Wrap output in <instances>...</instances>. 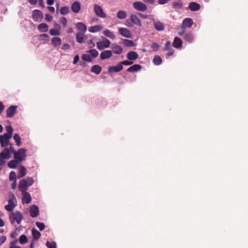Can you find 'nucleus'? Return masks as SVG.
<instances>
[{"instance_id": "58836bf2", "label": "nucleus", "mask_w": 248, "mask_h": 248, "mask_svg": "<svg viewBox=\"0 0 248 248\" xmlns=\"http://www.w3.org/2000/svg\"><path fill=\"white\" fill-rule=\"evenodd\" d=\"M14 140L16 143V144L18 146H20L21 145V138L18 134H15L13 137Z\"/></svg>"}, {"instance_id": "5fc2aeb1", "label": "nucleus", "mask_w": 248, "mask_h": 248, "mask_svg": "<svg viewBox=\"0 0 248 248\" xmlns=\"http://www.w3.org/2000/svg\"><path fill=\"white\" fill-rule=\"evenodd\" d=\"M133 62H131V61L125 60V61L121 62L120 63L122 65H131L132 64H133Z\"/></svg>"}, {"instance_id": "c03bdc74", "label": "nucleus", "mask_w": 248, "mask_h": 248, "mask_svg": "<svg viewBox=\"0 0 248 248\" xmlns=\"http://www.w3.org/2000/svg\"><path fill=\"white\" fill-rule=\"evenodd\" d=\"M81 59L86 62H91L92 61V58L90 56V55L88 54H83L81 56Z\"/></svg>"}, {"instance_id": "bf43d9fd", "label": "nucleus", "mask_w": 248, "mask_h": 248, "mask_svg": "<svg viewBox=\"0 0 248 248\" xmlns=\"http://www.w3.org/2000/svg\"><path fill=\"white\" fill-rule=\"evenodd\" d=\"M170 42V41H167L165 44V49L166 50H169L171 49Z\"/></svg>"}, {"instance_id": "4468645a", "label": "nucleus", "mask_w": 248, "mask_h": 248, "mask_svg": "<svg viewBox=\"0 0 248 248\" xmlns=\"http://www.w3.org/2000/svg\"><path fill=\"white\" fill-rule=\"evenodd\" d=\"M85 32H78L76 34V41L79 44L84 43L87 39V36Z\"/></svg>"}, {"instance_id": "20e7f679", "label": "nucleus", "mask_w": 248, "mask_h": 248, "mask_svg": "<svg viewBox=\"0 0 248 248\" xmlns=\"http://www.w3.org/2000/svg\"><path fill=\"white\" fill-rule=\"evenodd\" d=\"M27 150L24 148H20L17 151L14 152V158L16 159L20 163L23 161L26 156Z\"/></svg>"}, {"instance_id": "dca6fc26", "label": "nucleus", "mask_w": 248, "mask_h": 248, "mask_svg": "<svg viewBox=\"0 0 248 248\" xmlns=\"http://www.w3.org/2000/svg\"><path fill=\"white\" fill-rule=\"evenodd\" d=\"M123 69V66L120 63L116 66H110L108 67V72L109 74L113 72H119L122 71Z\"/></svg>"}, {"instance_id": "5701e85b", "label": "nucleus", "mask_w": 248, "mask_h": 248, "mask_svg": "<svg viewBox=\"0 0 248 248\" xmlns=\"http://www.w3.org/2000/svg\"><path fill=\"white\" fill-rule=\"evenodd\" d=\"M182 41L180 38L178 37H175L174 39V41L172 43V46H173V47L176 48H179L182 47Z\"/></svg>"}, {"instance_id": "39448f33", "label": "nucleus", "mask_w": 248, "mask_h": 248, "mask_svg": "<svg viewBox=\"0 0 248 248\" xmlns=\"http://www.w3.org/2000/svg\"><path fill=\"white\" fill-rule=\"evenodd\" d=\"M12 137H9L7 134H3L0 135V146L2 148H6L7 146L10 147L11 144H13L10 143V140Z\"/></svg>"}, {"instance_id": "9b49d317", "label": "nucleus", "mask_w": 248, "mask_h": 248, "mask_svg": "<svg viewBox=\"0 0 248 248\" xmlns=\"http://www.w3.org/2000/svg\"><path fill=\"white\" fill-rule=\"evenodd\" d=\"M32 16L35 21L40 22L43 18V15L42 12L39 10H34L32 12Z\"/></svg>"}, {"instance_id": "f8f14e48", "label": "nucleus", "mask_w": 248, "mask_h": 248, "mask_svg": "<svg viewBox=\"0 0 248 248\" xmlns=\"http://www.w3.org/2000/svg\"><path fill=\"white\" fill-rule=\"evenodd\" d=\"M16 106H11L6 110V117L8 118H12L14 116L17 111Z\"/></svg>"}, {"instance_id": "864d4df0", "label": "nucleus", "mask_w": 248, "mask_h": 248, "mask_svg": "<svg viewBox=\"0 0 248 248\" xmlns=\"http://www.w3.org/2000/svg\"><path fill=\"white\" fill-rule=\"evenodd\" d=\"M159 47V46L156 43H153L151 45V48L154 51H157Z\"/></svg>"}, {"instance_id": "de8ad7c7", "label": "nucleus", "mask_w": 248, "mask_h": 248, "mask_svg": "<svg viewBox=\"0 0 248 248\" xmlns=\"http://www.w3.org/2000/svg\"><path fill=\"white\" fill-rule=\"evenodd\" d=\"M46 246L47 248H56L57 245L55 242L52 241H47L46 244Z\"/></svg>"}, {"instance_id": "3c124183", "label": "nucleus", "mask_w": 248, "mask_h": 248, "mask_svg": "<svg viewBox=\"0 0 248 248\" xmlns=\"http://www.w3.org/2000/svg\"><path fill=\"white\" fill-rule=\"evenodd\" d=\"M9 180L10 181L13 180V181H16V175L15 171H12L10 173Z\"/></svg>"}, {"instance_id": "8fccbe9b", "label": "nucleus", "mask_w": 248, "mask_h": 248, "mask_svg": "<svg viewBox=\"0 0 248 248\" xmlns=\"http://www.w3.org/2000/svg\"><path fill=\"white\" fill-rule=\"evenodd\" d=\"M35 224L41 231H43L45 228V225L44 223L37 221L35 223Z\"/></svg>"}, {"instance_id": "cd10ccee", "label": "nucleus", "mask_w": 248, "mask_h": 248, "mask_svg": "<svg viewBox=\"0 0 248 248\" xmlns=\"http://www.w3.org/2000/svg\"><path fill=\"white\" fill-rule=\"evenodd\" d=\"M51 44L54 46H60L62 44V40L58 37H54L51 39Z\"/></svg>"}, {"instance_id": "7c9ffc66", "label": "nucleus", "mask_w": 248, "mask_h": 248, "mask_svg": "<svg viewBox=\"0 0 248 248\" xmlns=\"http://www.w3.org/2000/svg\"><path fill=\"white\" fill-rule=\"evenodd\" d=\"M193 22L191 18H186L183 21L182 25L183 26L190 28L193 25Z\"/></svg>"}, {"instance_id": "393cba45", "label": "nucleus", "mask_w": 248, "mask_h": 248, "mask_svg": "<svg viewBox=\"0 0 248 248\" xmlns=\"http://www.w3.org/2000/svg\"><path fill=\"white\" fill-rule=\"evenodd\" d=\"M194 39V35L191 32H186L184 34V39L185 41L191 43Z\"/></svg>"}, {"instance_id": "09e8293b", "label": "nucleus", "mask_w": 248, "mask_h": 248, "mask_svg": "<svg viewBox=\"0 0 248 248\" xmlns=\"http://www.w3.org/2000/svg\"><path fill=\"white\" fill-rule=\"evenodd\" d=\"M19 241L20 244H24L28 242V238L25 235H21L19 239Z\"/></svg>"}, {"instance_id": "49530a36", "label": "nucleus", "mask_w": 248, "mask_h": 248, "mask_svg": "<svg viewBox=\"0 0 248 248\" xmlns=\"http://www.w3.org/2000/svg\"><path fill=\"white\" fill-rule=\"evenodd\" d=\"M6 130L7 131L6 133H4V134H7L9 137H12V134L13 132V129L12 127V126L10 125L6 126Z\"/></svg>"}, {"instance_id": "4be33fe9", "label": "nucleus", "mask_w": 248, "mask_h": 248, "mask_svg": "<svg viewBox=\"0 0 248 248\" xmlns=\"http://www.w3.org/2000/svg\"><path fill=\"white\" fill-rule=\"evenodd\" d=\"M139 57L138 54L134 51H130L127 54V58L129 61H135Z\"/></svg>"}, {"instance_id": "2eb2a0df", "label": "nucleus", "mask_w": 248, "mask_h": 248, "mask_svg": "<svg viewBox=\"0 0 248 248\" xmlns=\"http://www.w3.org/2000/svg\"><path fill=\"white\" fill-rule=\"evenodd\" d=\"M22 192V202L23 204L30 203L31 198L30 193L27 191Z\"/></svg>"}, {"instance_id": "e433bc0d", "label": "nucleus", "mask_w": 248, "mask_h": 248, "mask_svg": "<svg viewBox=\"0 0 248 248\" xmlns=\"http://www.w3.org/2000/svg\"><path fill=\"white\" fill-rule=\"evenodd\" d=\"M124 45L127 47H131L135 46V44L132 40L128 39H124L123 41Z\"/></svg>"}, {"instance_id": "72a5a7b5", "label": "nucleus", "mask_w": 248, "mask_h": 248, "mask_svg": "<svg viewBox=\"0 0 248 248\" xmlns=\"http://www.w3.org/2000/svg\"><path fill=\"white\" fill-rule=\"evenodd\" d=\"M37 28L40 32H46L48 29L47 25L44 23L40 24Z\"/></svg>"}, {"instance_id": "0e129e2a", "label": "nucleus", "mask_w": 248, "mask_h": 248, "mask_svg": "<svg viewBox=\"0 0 248 248\" xmlns=\"http://www.w3.org/2000/svg\"><path fill=\"white\" fill-rule=\"evenodd\" d=\"M170 0H158V3L159 4L163 5L168 3Z\"/></svg>"}, {"instance_id": "a878e982", "label": "nucleus", "mask_w": 248, "mask_h": 248, "mask_svg": "<svg viewBox=\"0 0 248 248\" xmlns=\"http://www.w3.org/2000/svg\"><path fill=\"white\" fill-rule=\"evenodd\" d=\"M20 163H21L19 161L14 158L8 163L7 165L9 168L14 169H16Z\"/></svg>"}, {"instance_id": "ddd939ff", "label": "nucleus", "mask_w": 248, "mask_h": 248, "mask_svg": "<svg viewBox=\"0 0 248 248\" xmlns=\"http://www.w3.org/2000/svg\"><path fill=\"white\" fill-rule=\"evenodd\" d=\"M119 32L123 37L128 38H132V33L128 29L125 28H120L119 29Z\"/></svg>"}, {"instance_id": "6e6d98bb", "label": "nucleus", "mask_w": 248, "mask_h": 248, "mask_svg": "<svg viewBox=\"0 0 248 248\" xmlns=\"http://www.w3.org/2000/svg\"><path fill=\"white\" fill-rule=\"evenodd\" d=\"M60 21L64 27H66L67 22L66 17L63 16L61 17L60 18Z\"/></svg>"}, {"instance_id": "c85d7f7f", "label": "nucleus", "mask_w": 248, "mask_h": 248, "mask_svg": "<svg viewBox=\"0 0 248 248\" xmlns=\"http://www.w3.org/2000/svg\"><path fill=\"white\" fill-rule=\"evenodd\" d=\"M76 27L79 32H85L87 31V26L82 22H78L76 24Z\"/></svg>"}, {"instance_id": "338daca9", "label": "nucleus", "mask_w": 248, "mask_h": 248, "mask_svg": "<svg viewBox=\"0 0 248 248\" xmlns=\"http://www.w3.org/2000/svg\"><path fill=\"white\" fill-rule=\"evenodd\" d=\"M16 240H15L13 242H11V246H10V247L9 248H21L20 247H19V246H14V245L16 243Z\"/></svg>"}, {"instance_id": "4c0bfd02", "label": "nucleus", "mask_w": 248, "mask_h": 248, "mask_svg": "<svg viewBox=\"0 0 248 248\" xmlns=\"http://www.w3.org/2000/svg\"><path fill=\"white\" fill-rule=\"evenodd\" d=\"M117 17L120 19H124L126 17V13L125 11L120 10L117 14Z\"/></svg>"}, {"instance_id": "6e6552de", "label": "nucleus", "mask_w": 248, "mask_h": 248, "mask_svg": "<svg viewBox=\"0 0 248 248\" xmlns=\"http://www.w3.org/2000/svg\"><path fill=\"white\" fill-rule=\"evenodd\" d=\"M93 11L96 16L101 18L106 17V15L104 12L102 8L97 4H95L93 6Z\"/></svg>"}, {"instance_id": "c756f323", "label": "nucleus", "mask_w": 248, "mask_h": 248, "mask_svg": "<svg viewBox=\"0 0 248 248\" xmlns=\"http://www.w3.org/2000/svg\"><path fill=\"white\" fill-rule=\"evenodd\" d=\"M102 71V67L98 65H93L91 69V72L95 74L96 75H99Z\"/></svg>"}, {"instance_id": "9d476101", "label": "nucleus", "mask_w": 248, "mask_h": 248, "mask_svg": "<svg viewBox=\"0 0 248 248\" xmlns=\"http://www.w3.org/2000/svg\"><path fill=\"white\" fill-rule=\"evenodd\" d=\"M153 25L154 28L158 31H163L165 30V25L164 22L159 20H153Z\"/></svg>"}, {"instance_id": "79ce46f5", "label": "nucleus", "mask_w": 248, "mask_h": 248, "mask_svg": "<svg viewBox=\"0 0 248 248\" xmlns=\"http://www.w3.org/2000/svg\"><path fill=\"white\" fill-rule=\"evenodd\" d=\"M162 62V59L159 56L156 55L154 57L153 62L155 65H159Z\"/></svg>"}, {"instance_id": "37998d69", "label": "nucleus", "mask_w": 248, "mask_h": 248, "mask_svg": "<svg viewBox=\"0 0 248 248\" xmlns=\"http://www.w3.org/2000/svg\"><path fill=\"white\" fill-rule=\"evenodd\" d=\"M70 12L69 8L68 6L62 7L60 10V13L62 15L68 14Z\"/></svg>"}, {"instance_id": "6ab92c4d", "label": "nucleus", "mask_w": 248, "mask_h": 248, "mask_svg": "<svg viewBox=\"0 0 248 248\" xmlns=\"http://www.w3.org/2000/svg\"><path fill=\"white\" fill-rule=\"evenodd\" d=\"M112 56V53L111 50H104L102 51L100 56V58L102 60L109 59Z\"/></svg>"}, {"instance_id": "a18cd8bd", "label": "nucleus", "mask_w": 248, "mask_h": 248, "mask_svg": "<svg viewBox=\"0 0 248 248\" xmlns=\"http://www.w3.org/2000/svg\"><path fill=\"white\" fill-rule=\"evenodd\" d=\"M93 58H96L98 55V52L95 49H90L87 51Z\"/></svg>"}, {"instance_id": "f704fd0d", "label": "nucleus", "mask_w": 248, "mask_h": 248, "mask_svg": "<svg viewBox=\"0 0 248 248\" xmlns=\"http://www.w3.org/2000/svg\"><path fill=\"white\" fill-rule=\"evenodd\" d=\"M103 29V27L101 25H95L91 26L89 28V31L90 32H96L100 31Z\"/></svg>"}, {"instance_id": "412c9836", "label": "nucleus", "mask_w": 248, "mask_h": 248, "mask_svg": "<svg viewBox=\"0 0 248 248\" xmlns=\"http://www.w3.org/2000/svg\"><path fill=\"white\" fill-rule=\"evenodd\" d=\"M81 9V5L79 2L76 1L71 5V10L75 13H78Z\"/></svg>"}, {"instance_id": "0eeeda50", "label": "nucleus", "mask_w": 248, "mask_h": 248, "mask_svg": "<svg viewBox=\"0 0 248 248\" xmlns=\"http://www.w3.org/2000/svg\"><path fill=\"white\" fill-rule=\"evenodd\" d=\"M110 42L109 40L104 38L102 41L97 42L96 46L99 50H103L106 48H108L110 46Z\"/></svg>"}, {"instance_id": "13d9d810", "label": "nucleus", "mask_w": 248, "mask_h": 248, "mask_svg": "<svg viewBox=\"0 0 248 248\" xmlns=\"http://www.w3.org/2000/svg\"><path fill=\"white\" fill-rule=\"evenodd\" d=\"M52 18H53V16H51L50 15L48 14H46L45 19L46 21L50 22L52 21Z\"/></svg>"}, {"instance_id": "2f4dec72", "label": "nucleus", "mask_w": 248, "mask_h": 248, "mask_svg": "<svg viewBox=\"0 0 248 248\" xmlns=\"http://www.w3.org/2000/svg\"><path fill=\"white\" fill-rule=\"evenodd\" d=\"M103 34L105 36H106L111 39H114L115 38V35L114 34V33L108 29L105 30L103 31Z\"/></svg>"}, {"instance_id": "603ef678", "label": "nucleus", "mask_w": 248, "mask_h": 248, "mask_svg": "<svg viewBox=\"0 0 248 248\" xmlns=\"http://www.w3.org/2000/svg\"><path fill=\"white\" fill-rule=\"evenodd\" d=\"M87 45L89 48H92L95 46V43L93 42V40L90 39L87 41Z\"/></svg>"}, {"instance_id": "f3484780", "label": "nucleus", "mask_w": 248, "mask_h": 248, "mask_svg": "<svg viewBox=\"0 0 248 248\" xmlns=\"http://www.w3.org/2000/svg\"><path fill=\"white\" fill-rule=\"evenodd\" d=\"M29 212L31 217H35L39 215V208L35 205H32L31 206Z\"/></svg>"}, {"instance_id": "c9c22d12", "label": "nucleus", "mask_w": 248, "mask_h": 248, "mask_svg": "<svg viewBox=\"0 0 248 248\" xmlns=\"http://www.w3.org/2000/svg\"><path fill=\"white\" fill-rule=\"evenodd\" d=\"M32 234L34 240H38L41 236L40 232L35 229H32Z\"/></svg>"}, {"instance_id": "1a4fd4ad", "label": "nucleus", "mask_w": 248, "mask_h": 248, "mask_svg": "<svg viewBox=\"0 0 248 248\" xmlns=\"http://www.w3.org/2000/svg\"><path fill=\"white\" fill-rule=\"evenodd\" d=\"M133 7L137 11L143 12L147 10L146 5L140 1L134 2L133 4Z\"/></svg>"}, {"instance_id": "4d7b16f0", "label": "nucleus", "mask_w": 248, "mask_h": 248, "mask_svg": "<svg viewBox=\"0 0 248 248\" xmlns=\"http://www.w3.org/2000/svg\"><path fill=\"white\" fill-rule=\"evenodd\" d=\"M70 48L71 47L70 45L67 43L63 44L62 47V49L63 50H69L70 49Z\"/></svg>"}, {"instance_id": "473e14b6", "label": "nucleus", "mask_w": 248, "mask_h": 248, "mask_svg": "<svg viewBox=\"0 0 248 248\" xmlns=\"http://www.w3.org/2000/svg\"><path fill=\"white\" fill-rule=\"evenodd\" d=\"M26 172H27V170L25 168V167L22 165L20 166L19 169V173L18 175V178H23V177H24L26 175Z\"/></svg>"}, {"instance_id": "f257e3e1", "label": "nucleus", "mask_w": 248, "mask_h": 248, "mask_svg": "<svg viewBox=\"0 0 248 248\" xmlns=\"http://www.w3.org/2000/svg\"><path fill=\"white\" fill-rule=\"evenodd\" d=\"M15 152L14 144H11L9 148L6 147L0 153V166H2L5 163V160L11 158L12 153Z\"/></svg>"}, {"instance_id": "bb28decb", "label": "nucleus", "mask_w": 248, "mask_h": 248, "mask_svg": "<svg viewBox=\"0 0 248 248\" xmlns=\"http://www.w3.org/2000/svg\"><path fill=\"white\" fill-rule=\"evenodd\" d=\"M200 5L195 2H191L189 4L188 7L192 11H196L200 9Z\"/></svg>"}, {"instance_id": "774afa93", "label": "nucleus", "mask_w": 248, "mask_h": 248, "mask_svg": "<svg viewBox=\"0 0 248 248\" xmlns=\"http://www.w3.org/2000/svg\"><path fill=\"white\" fill-rule=\"evenodd\" d=\"M4 106L1 101H0V114H1L4 109Z\"/></svg>"}, {"instance_id": "aec40b11", "label": "nucleus", "mask_w": 248, "mask_h": 248, "mask_svg": "<svg viewBox=\"0 0 248 248\" xmlns=\"http://www.w3.org/2000/svg\"><path fill=\"white\" fill-rule=\"evenodd\" d=\"M130 20L135 25L140 27L142 26L141 22L140 20L138 17V16L134 15L132 14L130 16Z\"/></svg>"}, {"instance_id": "052dcab7", "label": "nucleus", "mask_w": 248, "mask_h": 248, "mask_svg": "<svg viewBox=\"0 0 248 248\" xmlns=\"http://www.w3.org/2000/svg\"><path fill=\"white\" fill-rule=\"evenodd\" d=\"M40 37L41 38L42 40H48L49 39V36L46 33L42 34L40 35Z\"/></svg>"}, {"instance_id": "69168bd1", "label": "nucleus", "mask_w": 248, "mask_h": 248, "mask_svg": "<svg viewBox=\"0 0 248 248\" xmlns=\"http://www.w3.org/2000/svg\"><path fill=\"white\" fill-rule=\"evenodd\" d=\"M79 58L78 55H76L74 58L73 63L74 64H76L79 61Z\"/></svg>"}, {"instance_id": "a19ab883", "label": "nucleus", "mask_w": 248, "mask_h": 248, "mask_svg": "<svg viewBox=\"0 0 248 248\" xmlns=\"http://www.w3.org/2000/svg\"><path fill=\"white\" fill-rule=\"evenodd\" d=\"M49 33L50 35L53 36H57L60 35V29L55 28V29H51L49 31Z\"/></svg>"}, {"instance_id": "423d86ee", "label": "nucleus", "mask_w": 248, "mask_h": 248, "mask_svg": "<svg viewBox=\"0 0 248 248\" xmlns=\"http://www.w3.org/2000/svg\"><path fill=\"white\" fill-rule=\"evenodd\" d=\"M16 199L14 194H12L8 201V204L5 206V209L8 211H12L16 205Z\"/></svg>"}, {"instance_id": "7ed1b4c3", "label": "nucleus", "mask_w": 248, "mask_h": 248, "mask_svg": "<svg viewBox=\"0 0 248 248\" xmlns=\"http://www.w3.org/2000/svg\"><path fill=\"white\" fill-rule=\"evenodd\" d=\"M9 218L12 224H14L16 222L17 224L19 225L23 219V216L20 212L16 211L9 214Z\"/></svg>"}, {"instance_id": "ea45409f", "label": "nucleus", "mask_w": 248, "mask_h": 248, "mask_svg": "<svg viewBox=\"0 0 248 248\" xmlns=\"http://www.w3.org/2000/svg\"><path fill=\"white\" fill-rule=\"evenodd\" d=\"M172 6L174 8H181L183 6V3L180 0L173 1Z\"/></svg>"}, {"instance_id": "b1692460", "label": "nucleus", "mask_w": 248, "mask_h": 248, "mask_svg": "<svg viewBox=\"0 0 248 248\" xmlns=\"http://www.w3.org/2000/svg\"><path fill=\"white\" fill-rule=\"evenodd\" d=\"M142 68V66L138 64H134L127 69V71L129 72H138L140 71Z\"/></svg>"}, {"instance_id": "e2e57ef3", "label": "nucleus", "mask_w": 248, "mask_h": 248, "mask_svg": "<svg viewBox=\"0 0 248 248\" xmlns=\"http://www.w3.org/2000/svg\"><path fill=\"white\" fill-rule=\"evenodd\" d=\"M169 52L167 53V54H166V58H169L170 56H172L173 53H174V50L171 49H170V50H168Z\"/></svg>"}, {"instance_id": "f03ea898", "label": "nucleus", "mask_w": 248, "mask_h": 248, "mask_svg": "<svg viewBox=\"0 0 248 248\" xmlns=\"http://www.w3.org/2000/svg\"><path fill=\"white\" fill-rule=\"evenodd\" d=\"M34 183V180L31 177H27L21 179L18 184V189L21 192L27 191L29 186H31Z\"/></svg>"}, {"instance_id": "a211bd4d", "label": "nucleus", "mask_w": 248, "mask_h": 248, "mask_svg": "<svg viewBox=\"0 0 248 248\" xmlns=\"http://www.w3.org/2000/svg\"><path fill=\"white\" fill-rule=\"evenodd\" d=\"M111 48L112 50V52H113L114 54H120L123 52V48L121 46L116 44H113L111 46Z\"/></svg>"}, {"instance_id": "680f3d73", "label": "nucleus", "mask_w": 248, "mask_h": 248, "mask_svg": "<svg viewBox=\"0 0 248 248\" xmlns=\"http://www.w3.org/2000/svg\"><path fill=\"white\" fill-rule=\"evenodd\" d=\"M6 237L5 236H1L0 237V247L3 244L6 240Z\"/></svg>"}]
</instances>
